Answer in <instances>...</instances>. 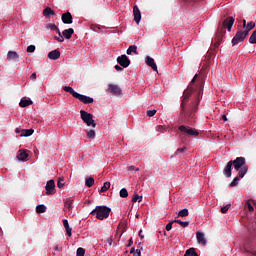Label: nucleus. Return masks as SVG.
Listing matches in <instances>:
<instances>
[{"instance_id":"obj_1","label":"nucleus","mask_w":256,"mask_h":256,"mask_svg":"<svg viewBox=\"0 0 256 256\" xmlns=\"http://www.w3.org/2000/svg\"><path fill=\"white\" fill-rule=\"evenodd\" d=\"M232 165L236 171H238V175L241 179L247 175V171H249V166L245 162V157H237L235 160H230Z\"/></svg>"},{"instance_id":"obj_2","label":"nucleus","mask_w":256,"mask_h":256,"mask_svg":"<svg viewBox=\"0 0 256 256\" xmlns=\"http://www.w3.org/2000/svg\"><path fill=\"white\" fill-rule=\"evenodd\" d=\"M110 213L111 208L107 206H96V208L91 211L90 215H95L96 219H99V221H103V219H107L109 217Z\"/></svg>"},{"instance_id":"obj_3","label":"nucleus","mask_w":256,"mask_h":256,"mask_svg":"<svg viewBox=\"0 0 256 256\" xmlns=\"http://www.w3.org/2000/svg\"><path fill=\"white\" fill-rule=\"evenodd\" d=\"M80 117H81L83 123H85L87 125V127H93V128L97 127V123H95V120L93 119V114H91L85 110H81Z\"/></svg>"},{"instance_id":"obj_4","label":"nucleus","mask_w":256,"mask_h":256,"mask_svg":"<svg viewBox=\"0 0 256 256\" xmlns=\"http://www.w3.org/2000/svg\"><path fill=\"white\" fill-rule=\"evenodd\" d=\"M195 79H197V74H195V76L191 80V83L188 86V89L184 91V96H183L184 98L182 100V111H185V104L187 103V100L189 99V97H191V91H193L191 84L195 83Z\"/></svg>"},{"instance_id":"obj_5","label":"nucleus","mask_w":256,"mask_h":256,"mask_svg":"<svg viewBox=\"0 0 256 256\" xmlns=\"http://www.w3.org/2000/svg\"><path fill=\"white\" fill-rule=\"evenodd\" d=\"M247 35L249 34L245 32V30L238 31L232 39V45H237V43H242V41H245V39L247 38Z\"/></svg>"},{"instance_id":"obj_6","label":"nucleus","mask_w":256,"mask_h":256,"mask_svg":"<svg viewBox=\"0 0 256 256\" xmlns=\"http://www.w3.org/2000/svg\"><path fill=\"white\" fill-rule=\"evenodd\" d=\"M117 63H119L120 67L127 68L131 65V60H129V57L124 54L117 58Z\"/></svg>"},{"instance_id":"obj_7","label":"nucleus","mask_w":256,"mask_h":256,"mask_svg":"<svg viewBox=\"0 0 256 256\" xmlns=\"http://www.w3.org/2000/svg\"><path fill=\"white\" fill-rule=\"evenodd\" d=\"M179 131H181V133H186L187 135H192L193 137H197V135H199L197 130L183 125L179 126Z\"/></svg>"},{"instance_id":"obj_8","label":"nucleus","mask_w":256,"mask_h":256,"mask_svg":"<svg viewBox=\"0 0 256 256\" xmlns=\"http://www.w3.org/2000/svg\"><path fill=\"white\" fill-rule=\"evenodd\" d=\"M45 189H46V195H55V193H56V191H55V180L47 181Z\"/></svg>"},{"instance_id":"obj_9","label":"nucleus","mask_w":256,"mask_h":256,"mask_svg":"<svg viewBox=\"0 0 256 256\" xmlns=\"http://www.w3.org/2000/svg\"><path fill=\"white\" fill-rule=\"evenodd\" d=\"M75 99H78L81 103H84V105H91L94 101L92 97L79 93L76 95Z\"/></svg>"},{"instance_id":"obj_10","label":"nucleus","mask_w":256,"mask_h":256,"mask_svg":"<svg viewBox=\"0 0 256 256\" xmlns=\"http://www.w3.org/2000/svg\"><path fill=\"white\" fill-rule=\"evenodd\" d=\"M108 91L109 93H112V95H116L117 97H119V95H121L122 93V90L115 84H109Z\"/></svg>"},{"instance_id":"obj_11","label":"nucleus","mask_w":256,"mask_h":256,"mask_svg":"<svg viewBox=\"0 0 256 256\" xmlns=\"http://www.w3.org/2000/svg\"><path fill=\"white\" fill-rule=\"evenodd\" d=\"M196 239H197V243H199V245H203V247H205V245H207V239L205 238V233L197 232Z\"/></svg>"},{"instance_id":"obj_12","label":"nucleus","mask_w":256,"mask_h":256,"mask_svg":"<svg viewBox=\"0 0 256 256\" xmlns=\"http://www.w3.org/2000/svg\"><path fill=\"white\" fill-rule=\"evenodd\" d=\"M62 22L64 25H71V23H73V16L70 12L62 14Z\"/></svg>"},{"instance_id":"obj_13","label":"nucleus","mask_w":256,"mask_h":256,"mask_svg":"<svg viewBox=\"0 0 256 256\" xmlns=\"http://www.w3.org/2000/svg\"><path fill=\"white\" fill-rule=\"evenodd\" d=\"M134 21L139 25L141 23V10L138 6L133 7Z\"/></svg>"},{"instance_id":"obj_14","label":"nucleus","mask_w":256,"mask_h":256,"mask_svg":"<svg viewBox=\"0 0 256 256\" xmlns=\"http://www.w3.org/2000/svg\"><path fill=\"white\" fill-rule=\"evenodd\" d=\"M235 23V18L233 17H228L226 20L223 22V26L228 29V31H231L233 29V25Z\"/></svg>"},{"instance_id":"obj_15","label":"nucleus","mask_w":256,"mask_h":256,"mask_svg":"<svg viewBox=\"0 0 256 256\" xmlns=\"http://www.w3.org/2000/svg\"><path fill=\"white\" fill-rule=\"evenodd\" d=\"M146 65H148V67H151V69H153V71H156L157 73V64L155 63V59L151 58V56H147L146 57Z\"/></svg>"},{"instance_id":"obj_16","label":"nucleus","mask_w":256,"mask_h":256,"mask_svg":"<svg viewBox=\"0 0 256 256\" xmlns=\"http://www.w3.org/2000/svg\"><path fill=\"white\" fill-rule=\"evenodd\" d=\"M61 57V52L59 50H53L48 53V59H52V61H57Z\"/></svg>"},{"instance_id":"obj_17","label":"nucleus","mask_w":256,"mask_h":256,"mask_svg":"<svg viewBox=\"0 0 256 256\" xmlns=\"http://www.w3.org/2000/svg\"><path fill=\"white\" fill-rule=\"evenodd\" d=\"M19 54L16 51H9L7 54L8 61H18Z\"/></svg>"},{"instance_id":"obj_18","label":"nucleus","mask_w":256,"mask_h":256,"mask_svg":"<svg viewBox=\"0 0 256 256\" xmlns=\"http://www.w3.org/2000/svg\"><path fill=\"white\" fill-rule=\"evenodd\" d=\"M232 167H233V162L229 161L223 170L225 177H231V168Z\"/></svg>"},{"instance_id":"obj_19","label":"nucleus","mask_w":256,"mask_h":256,"mask_svg":"<svg viewBox=\"0 0 256 256\" xmlns=\"http://www.w3.org/2000/svg\"><path fill=\"white\" fill-rule=\"evenodd\" d=\"M73 33H75V30H73V28H69L66 29L62 32L63 37H65V39H70L71 37H73Z\"/></svg>"},{"instance_id":"obj_20","label":"nucleus","mask_w":256,"mask_h":256,"mask_svg":"<svg viewBox=\"0 0 256 256\" xmlns=\"http://www.w3.org/2000/svg\"><path fill=\"white\" fill-rule=\"evenodd\" d=\"M63 91H65L66 93H70V95H72V97H74V99L78 95V92L74 91L71 86H64L63 87Z\"/></svg>"},{"instance_id":"obj_21","label":"nucleus","mask_w":256,"mask_h":256,"mask_svg":"<svg viewBox=\"0 0 256 256\" xmlns=\"http://www.w3.org/2000/svg\"><path fill=\"white\" fill-rule=\"evenodd\" d=\"M35 133L33 129H22L20 137H31Z\"/></svg>"},{"instance_id":"obj_22","label":"nucleus","mask_w":256,"mask_h":256,"mask_svg":"<svg viewBox=\"0 0 256 256\" xmlns=\"http://www.w3.org/2000/svg\"><path fill=\"white\" fill-rule=\"evenodd\" d=\"M64 207L68 211H73V208H74L73 199H71V198L66 199V201L64 202Z\"/></svg>"},{"instance_id":"obj_23","label":"nucleus","mask_w":256,"mask_h":256,"mask_svg":"<svg viewBox=\"0 0 256 256\" xmlns=\"http://www.w3.org/2000/svg\"><path fill=\"white\" fill-rule=\"evenodd\" d=\"M19 105L20 107H29V105H33V101H31V99L22 98Z\"/></svg>"},{"instance_id":"obj_24","label":"nucleus","mask_w":256,"mask_h":256,"mask_svg":"<svg viewBox=\"0 0 256 256\" xmlns=\"http://www.w3.org/2000/svg\"><path fill=\"white\" fill-rule=\"evenodd\" d=\"M63 225H64V229L66 230V233H67L68 237H71V235H72V233H71L72 229H71V227H69V220L64 219V220H63Z\"/></svg>"},{"instance_id":"obj_25","label":"nucleus","mask_w":256,"mask_h":256,"mask_svg":"<svg viewBox=\"0 0 256 256\" xmlns=\"http://www.w3.org/2000/svg\"><path fill=\"white\" fill-rule=\"evenodd\" d=\"M29 154L26 151L20 150V154L17 156L18 161H27Z\"/></svg>"},{"instance_id":"obj_26","label":"nucleus","mask_w":256,"mask_h":256,"mask_svg":"<svg viewBox=\"0 0 256 256\" xmlns=\"http://www.w3.org/2000/svg\"><path fill=\"white\" fill-rule=\"evenodd\" d=\"M43 15L44 17H47V19H49L51 15H55V11H53L50 7H47L43 10Z\"/></svg>"},{"instance_id":"obj_27","label":"nucleus","mask_w":256,"mask_h":256,"mask_svg":"<svg viewBox=\"0 0 256 256\" xmlns=\"http://www.w3.org/2000/svg\"><path fill=\"white\" fill-rule=\"evenodd\" d=\"M244 29H245L244 32L249 35V31H251L252 29H255V22L253 21L248 22Z\"/></svg>"},{"instance_id":"obj_28","label":"nucleus","mask_w":256,"mask_h":256,"mask_svg":"<svg viewBox=\"0 0 256 256\" xmlns=\"http://www.w3.org/2000/svg\"><path fill=\"white\" fill-rule=\"evenodd\" d=\"M126 53H127V55H131L132 53H134L135 55H139V53L137 52V46L136 45L129 46Z\"/></svg>"},{"instance_id":"obj_29","label":"nucleus","mask_w":256,"mask_h":256,"mask_svg":"<svg viewBox=\"0 0 256 256\" xmlns=\"http://www.w3.org/2000/svg\"><path fill=\"white\" fill-rule=\"evenodd\" d=\"M46 29H50L51 31H57L58 35H61V30L55 24H47Z\"/></svg>"},{"instance_id":"obj_30","label":"nucleus","mask_w":256,"mask_h":256,"mask_svg":"<svg viewBox=\"0 0 256 256\" xmlns=\"http://www.w3.org/2000/svg\"><path fill=\"white\" fill-rule=\"evenodd\" d=\"M184 256H199L197 252H195V248H189L186 250Z\"/></svg>"},{"instance_id":"obj_31","label":"nucleus","mask_w":256,"mask_h":256,"mask_svg":"<svg viewBox=\"0 0 256 256\" xmlns=\"http://www.w3.org/2000/svg\"><path fill=\"white\" fill-rule=\"evenodd\" d=\"M85 185L86 187H93V185H95V179H93L92 177L86 178Z\"/></svg>"},{"instance_id":"obj_32","label":"nucleus","mask_w":256,"mask_h":256,"mask_svg":"<svg viewBox=\"0 0 256 256\" xmlns=\"http://www.w3.org/2000/svg\"><path fill=\"white\" fill-rule=\"evenodd\" d=\"M47 211V207L43 204L36 206V213H45Z\"/></svg>"},{"instance_id":"obj_33","label":"nucleus","mask_w":256,"mask_h":256,"mask_svg":"<svg viewBox=\"0 0 256 256\" xmlns=\"http://www.w3.org/2000/svg\"><path fill=\"white\" fill-rule=\"evenodd\" d=\"M143 201V196H139V194H135L132 198V203H141Z\"/></svg>"},{"instance_id":"obj_34","label":"nucleus","mask_w":256,"mask_h":256,"mask_svg":"<svg viewBox=\"0 0 256 256\" xmlns=\"http://www.w3.org/2000/svg\"><path fill=\"white\" fill-rule=\"evenodd\" d=\"M189 216V210L187 208L182 209L178 213V217H188Z\"/></svg>"},{"instance_id":"obj_35","label":"nucleus","mask_w":256,"mask_h":256,"mask_svg":"<svg viewBox=\"0 0 256 256\" xmlns=\"http://www.w3.org/2000/svg\"><path fill=\"white\" fill-rule=\"evenodd\" d=\"M111 187V182H105L103 184V186L101 187V193H105V191H107L108 189H110Z\"/></svg>"},{"instance_id":"obj_36","label":"nucleus","mask_w":256,"mask_h":256,"mask_svg":"<svg viewBox=\"0 0 256 256\" xmlns=\"http://www.w3.org/2000/svg\"><path fill=\"white\" fill-rule=\"evenodd\" d=\"M249 43H251L252 45L256 44V30L251 34L249 38Z\"/></svg>"},{"instance_id":"obj_37","label":"nucleus","mask_w":256,"mask_h":256,"mask_svg":"<svg viewBox=\"0 0 256 256\" xmlns=\"http://www.w3.org/2000/svg\"><path fill=\"white\" fill-rule=\"evenodd\" d=\"M174 223H178L181 227H189V221L174 220Z\"/></svg>"},{"instance_id":"obj_38","label":"nucleus","mask_w":256,"mask_h":256,"mask_svg":"<svg viewBox=\"0 0 256 256\" xmlns=\"http://www.w3.org/2000/svg\"><path fill=\"white\" fill-rule=\"evenodd\" d=\"M120 197L122 198L129 197V192L125 188H122L120 190Z\"/></svg>"},{"instance_id":"obj_39","label":"nucleus","mask_w":256,"mask_h":256,"mask_svg":"<svg viewBox=\"0 0 256 256\" xmlns=\"http://www.w3.org/2000/svg\"><path fill=\"white\" fill-rule=\"evenodd\" d=\"M239 185V177H235L230 183V187H237Z\"/></svg>"},{"instance_id":"obj_40","label":"nucleus","mask_w":256,"mask_h":256,"mask_svg":"<svg viewBox=\"0 0 256 256\" xmlns=\"http://www.w3.org/2000/svg\"><path fill=\"white\" fill-rule=\"evenodd\" d=\"M88 139H95V130H89L87 132Z\"/></svg>"},{"instance_id":"obj_41","label":"nucleus","mask_w":256,"mask_h":256,"mask_svg":"<svg viewBox=\"0 0 256 256\" xmlns=\"http://www.w3.org/2000/svg\"><path fill=\"white\" fill-rule=\"evenodd\" d=\"M76 256H85V250L82 247L78 248L76 251Z\"/></svg>"},{"instance_id":"obj_42","label":"nucleus","mask_w":256,"mask_h":256,"mask_svg":"<svg viewBox=\"0 0 256 256\" xmlns=\"http://www.w3.org/2000/svg\"><path fill=\"white\" fill-rule=\"evenodd\" d=\"M231 208V204H227L226 206L221 208V213H227Z\"/></svg>"},{"instance_id":"obj_43","label":"nucleus","mask_w":256,"mask_h":256,"mask_svg":"<svg viewBox=\"0 0 256 256\" xmlns=\"http://www.w3.org/2000/svg\"><path fill=\"white\" fill-rule=\"evenodd\" d=\"M61 181H63V178H59V180L57 182V187H59V189H63V187H65V183H63Z\"/></svg>"},{"instance_id":"obj_44","label":"nucleus","mask_w":256,"mask_h":256,"mask_svg":"<svg viewBox=\"0 0 256 256\" xmlns=\"http://www.w3.org/2000/svg\"><path fill=\"white\" fill-rule=\"evenodd\" d=\"M27 53H35V45L28 46Z\"/></svg>"},{"instance_id":"obj_45","label":"nucleus","mask_w":256,"mask_h":256,"mask_svg":"<svg viewBox=\"0 0 256 256\" xmlns=\"http://www.w3.org/2000/svg\"><path fill=\"white\" fill-rule=\"evenodd\" d=\"M58 35L59 37L55 36V39H57L59 43H63V41H65V38H63V34H61L60 32V34Z\"/></svg>"},{"instance_id":"obj_46","label":"nucleus","mask_w":256,"mask_h":256,"mask_svg":"<svg viewBox=\"0 0 256 256\" xmlns=\"http://www.w3.org/2000/svg\"><path fill=\"white\" fill-rule=\"evenodd\" d=\"M157 113V110H148L147 115L148 117H154V115Z\"/></svg>"},{"instance_id":"obj_47","label":"nucleus","mask_w":256,"mask_h":256,"mask_svg":"<svg viewBox=\"0 0 256 256\" xmlns=\"http://www.w3.org/2000/svg\"><path fill=\"white\" fill-rule=\"evenodd\" d=\"M173 223H175V221H172L166 225V231H171V229H173Z\"/></svg>"},{"instance_id":"obj_48","label":"nucleus","mask_w":256,"mask_h":256,"mask_svg":"<svg viewBox=\"0 0 256 256\" xmlns=\"http://www.w3.org/2000/svg\"><path fill=\"white\" fill-rule=\"evenodd\" d=\"M185 149H187L186 147L183 148H178L175 152V155H179V153H185Z\"/></svg>"},{"instance_id":"obj_49","label":"nucleus","mask_w":256,"mask_h":256,"mask_svg":"<svg viewBox=\"0 0 256 256\" xmlns=\"http://www.w3.org/2000/svg\"><path fill=\"white\" fill-rule=\"evenodd\" d=\"M247 207H248V210L251 212V211H255V208H253V205H251V203L247 202Z\"/></svg>"},{"instance_id":"obj_50","label":"nucleus","mask_w":256,"mask_h":256,"mask_svg":"<svg viewBox=\"0 0 256 256\" xmlns=\"http://www.w3.org/2000/svg\"><path fill=\"white\" fill-rule=\"evenodd\" d=\"M30 79L35 81V79H37V73H32L31 76H30Z\"/></svg>"},{"instance_id":"obj_51","label":"nucleus","mask_w":256,"mask_h":256,"mask_svg":"<svg viewBox=\"0 0 256 256\" xmlns=\"http://www.w3.org/2000/svg\"><path fill=\"white\" fill-rule=\"evenodd\" d=\"M134 256H141V250L137 249V250L134 252Z\"/></svg>"},{"instance_id":"obj_52","label":"nucleus","mask_w":256,"mask_h":256,"mask_svg":"<svg viewBox=\"0 0 256 256\" xmlns=\"http://www.w3.org/2000/svg\"><path fill=\"white\" fill-rule=\"evenodd\" d=\"M107 243H108V245L111 247V245H113V239L108 238V239H107Z\"/></svg>"},{"instance_id":"obj_53","label":"nucleus","mask_w":256,"mask_h":256,"mask_svg":"<svg viewBox=\"0 0 256 256\" xmlns=\"http://www.w3.org/2000/svg\"><path fill=\"white\" fill-rule=\"evenodd\" d=\"M116 71H123V68L119 65H115Z\"/></svg>"},{"instance_id":"obj_54","label":"nucleus","mask_w":256,"mask_h":256,"mask_svg":"<svg viewBox=\"0 0 256 256\" xmlns=\"http://www.w3.org/2000/svg\"><path fill=\"white\" fill-rule=\"evenodd\" d=\"M21 131H23V129L16 128L15 133L17 135H21Z\"/></svg>"},{"instance_id":"obj_55","label":"nucleus","mask_w":256,"mask_h":256,"mask_svg":"<svg viewBox=\"0 0 256 256\" xmlns=\"http://www.w3.org/2000/svg\"><path fill=\"white\" fill-rule=\"evenodd\" d=\"M142 233H143V230H140V231H139V237H140V239H144V236L141 235Z\"/></svg>"},{"instance_id":"obj_56","label":"nucleus","mask_w":256,"mask_h":256,"mask_svg":"<svg viewBox=\"0 0 256 256\" xmlns=\"http://www.w3.org/2000/svg\"><path fill=\"white\" fill-rule=\"evenodd\" d=\"M131 245H133V239L132 238L128 242V247H131Z\"/></svg>"},{"instance_id":"obj_57","label":"nucleus","mask_w":256,"mask_h":256,"mask_svg":"<svg viewBox=\"0 0 256 256\" xmlns=\"http://www.w3.org/2000/svg\"><path fill=\"white\" fill-rule=\"evenodd\" d=\"M247 27V20H243V28L245 29Z\"/></svg>"},{"instance_id":"obj_58","label":"nucleus","mask_w":256,"mask_h":256,"mask_svg":"<svg viewBox=\"0 0 256 256\" xmlns=\"http://www.w3.org/2000/svg\"><path fill=\"white\" fill-rule=\"evenodd\" d=\"M156 130L157 131H163V126H157Z\"/></svg>"},{"instance_id":"obj_59","label":"nucleus","mask_w":256,"mask_h":256,"mask_svg":"<svg viewBox=\"0 0 256 256\" xmlns=\"http://www.w3.org/2000/svg\"><path fill=\"white\" fill-rule=\"evenodd\" d=\"M54 251H61V249L59 248V246L56 245V246L54 247Z\"/></svg>"},{"instance_id":"obj_60","label":"nucleus","mask_w":256,"mask_h":256,"mask_svg":"<svg viewBox=\"0 0 256 256\" xmlns=\"http://www.w3.org/2000/svg\"><path fill=\"white\" fill-rule=\"evenodd\" d=\"M129 171H135V166H130Z\"/></svg>"},{"instance_id":"obj_61","label":"nucleus","mask_w":256,"mask_h":256,"mask_svg":"<svg viewBox=\"0 0 256 256\" xmlns=\"http://www.w3.org/2000/svg\"><path fill=\"white\" fill-rule=\"evenodd\" d=\"M223 121H227V115H222Z\"/></svg>"},{"instance_id":"obj_62","label":"nucleus","mask_w":256,"mask_h":256,"mask_svg":"<svg viewBox=\"0 0 256 256\" xmlns=\"http://www.w3.org/2000/svg\"><path fill=\"white\" fill-rule=\"evenodd\" d=\"M130 253L135 254V248H131Z\"/></svg>"},{"instance_id":"obj_63","label":"nucleus","mask_w":256,"mask_h":256,"mask_svg":"<svg viewBox=\"0 0 256 256\" xmlns=\"http://www.w3.org/2000/svg\"><path fill=\"white\" fill-rule=\"evenodd\" d=\"M252 255L256 256V249L252 250Z\"/></svg>"},{"instance_id":"obj_64","label":"nucleus","mask_w":256,"mask_h":256,"mask_svg":"<svg viewBox=\"0 0 256 256\" xmlns=\"http://www.w3.org/2000/svg\"><path fill=\"white\" fill-rule=\"evenodd\" d=\"M197 105H199V98L196 99Z\"/></svg>"}]
</instances>
